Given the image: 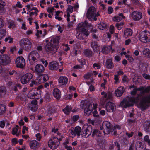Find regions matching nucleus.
<instances>
[{
    "label": "nucleus",
    "instance_id": "1",
    "mask_svg": "<svg viewBox=\"0 0 150 150\" xmlns=\"http://www.w3.org/2000/svg\"><path fill=\"white\" fill-rule=\"evenodd\" d=\"M92 127L90 125H84L81 129L79 126L75 127L74 129H71L69 132L70 137L73 138L76 135L78 137L81 135L82 137H87L91 134Z\"/></svg>",
    "mask_w": 150,
    "mask_h": 150
},
{
    "label": "nucleus",
    "instance_id": "2",
    "mask_svg": "<svg viewBox=\"0 0 150 150\" xmlns=\"http://www.w3.org/2000/svg\"><path fill=\"white\" fill-rule=\"evenodd\" d=\"M58 38H52L50 42L47 43L45 47V49L46 52L54 53L59 47Z\"/></svg>",
    "mask_w": 150,
    "mask_h": 150
},
{
    "label": "nucleus",
    "instance_id": "3",
    "mask_svg": "<svg viewBox=\"0 0 150 150\" xmlns=\"http://www.w3.org/2000/svg\"><path fill=\"white\" fill-rule=\"evenodd\" d=\"M80 106L82 109L84 108V113L86 116H88L90 115L91 113L93 108V110H96L97 106V104H93L92 107V105L88 104L84 102H81Z\"/></svg>",
    "mask_w": 150,
    "mask_h": 150
},
{
    "label": "nucleus",
    "instance_id": "4",
    "mask_svg": "<svg viewBox=\"0 0 150 150\" xmlns=\"http://www.w3.org/2000/svg\"><path fill=\"white\" fill-rule=\"evenodd\" d=\"M60 135V133H57V137H61V138H59L58 139H57L55 137H52L49 140L48 142V145L51 149H55L59 146V141L61 140V138L63 137Z\"/></svg>",
    "mask_w": 150,
    "mask_h": 150
},
{
    "label": "nucleus",
    "instance_id": "5",
    "mask_svg": "<svg viewBox=\"0 0 150 150\" xmlns=\"http://www.w3.org/2000/svg\"><path fill=\"white\" fill-rule=\"evenodd\" d=\"M138 97L135 98L133 97L129 98L128 100H124L121 102L120 105L123 108H126L127 107L133 105L134 103H137L139 100Z\"/></svg>",
    "mask_w": 150,
    "mask_h": 150
},
{
    "label": "nucleus",
    "instance_id": "6",
    "mask_svg": "<svg viewBox=\"0 0 150 150\" xmlns=\"http://www.w3.org/2000/svg\"><path fill=\"white\" fill-rule=\"evenodd\" d=\"M20 45L22 48L26 51H29L31 47L32 43L28 39L25 38L20 41Z\"/></svg>",
    "mask_w": 150,
    "mask_h": 150
},
{
    "label": "nucleus",
    "instance_id": "7",
    "mask_svg": "<svg viewBox=\"0 0 150 150\" xmlns=\"http://www.w3.org/2000/svg\"><path fill=\"white\" fill-rule=\"evenodd\" d=\"M86 15L88 19L93 18L95 21L97 20L96 17L99 16L98 12H96V8L93 6L90 7L88 10Z\"/></svg>",
    "mask_w": 150,
    "mask_h": 150
},
{
    "label": "nucleus",
    "instance_id": "8",
    "mask_svg": "<svg viewBox=\"0 0 150 150\" xmlns=\"http://www.w3.org/2000/svg\"><path fill=\"white\" fill-rule=\"evenodd\" d=\"M139 38L143 42H149L150 41V32L145 31L141 32L139 35Z\"/></svg>",
    "mask_w": 150,
    "mask_h": 150
},
{
    "label": "nucleus",
    "instance_id": "9",
    "mask_svg": "<svg viewBox=\"0 0 150 150\" xmlns=\"http://www.w3.org/2000/svg\"><path fill=\"white\" fill-rule=\"evenodd\" d=\"M28 59L31 65H33L37 62L40 56L39 54L36 51H31L28 54Z\"/></svg>",
    "mask_w": 150,
    "mask_h": 150
},
{
    "label": "nucleus",
    "instance_id": "10",
    "mask_svg": "<svg viewBox=\"0 0 150 150\" xmlns=\"http://www.w3.org/2000/svg\"><path fill=\"white\" fill-rule=\"evenodd\" d=\"M135 86L134 85H133L132 86L130 87V89H131L132 88H134L133 91L131 92V93L132 95H135L138 91H140L141 93H147L150 91V86L145 88H144V87H141L138 88H135Z\"/></svg>",
    "mask_w": 150,
    "mask_h": 150
},
{
    "label": "nucleus",
    "instance_id": "11",
    "mask_svg": "<svg viewBox=\"0 0 150 150\" xmlns=\"http://www.w3.org/2000/svg\"><path fill=\"white\" fill-rule=\"evenodd\" d=\"M11 62L10 57L7 54L0 55V64L3 65H7Z\"/></svg>",
    "mask_w": 150,
    "mask_h": 150
},
{
    "label": "nucleus",
    "instance_id": "12",
    "mask_svg": "<svg viewBox=\"0 0 150 150\" xmlns=\"http://www.w3.org/2000/svg\"><path fill=\"white\" fill-rule=\"evenodd\" d=\"M39 91L37 89H33L28 93V96L30 98L38 99L40 97V95L38 93Z\"/></svg>",
    "mask_w": 150,
    "mask_h": 150
},
{
    "label": "nucleus",
    "instance_id": "13",
    "mask_svg": "<svg viewBox=\"0 0 150 150\" xmlns=\"http://www.w3.org/2000/svg\"><path fill=\"white\" fill-rule=\"evenodd\" d=\"M16 67L21 68H23L25 65V61L22 57H19L16 60Z\"/></svg>",
    "mask_w": 150,
    "mask_h": 150
},
{
    "label": "nucleus",
    "instance_id": "14",
    "mask_svg": "<svg viewBox=\"0 0 150 150\" xmlns=\"http://www.w3.org/2000/svg\"><path fill=\"white\" fill-rule=\"evenodd\" d=\"M131 17L133 21H138L142 18V15L141 12L134 11L131 13Z\"/></svg>",
    "mask_w": 150,
    "mask_h": 150
},
{
    "label": "nucleus",
    "instance_id": "15",
    "mask_svg": "<svg viewBox=\"0 0 150 150\" xmlns=\"http://www.w3.org/2000/svg\"><path fill=\"white\" fill-rule=\"evenodd\" d=\"M106 132L108 134H109L111 132L112 135H115L116 134V132L114 130H112L113 126H112L111 123L107 121H106Z\"/></svg>",
    "mask_w": 150,
    "mask_h": 150
},
{
    "label": "nucleus",
    "instance_id": "16",
    "mask_svg": "<svg viewBox=\"0 0 150 150\" xmlns=\"http://www.w3.org/2000/svg\"><path fill=\"white\" fill-rule=\"evenodd\" d=\"M106 110L108 112H112L116 109V106L115 104L110 102H109L106 103L105 105Z\"/></svg>",
    "mask_w": 150,
    "mask_h": 150
},
{
    "label": "nucleus",
    "instance_id": "17",
    "mask_svg": "<svg viewBox=\"0 0 150 150\" xmlns=\"http://www.w3.org/2000/svg\"><path fill=\"white\" fill-rule=\"evenodd\" d=\"M85 25V24L83 23H79L78 25L76 30L77 31H84L85 33L83 34L86 35V36H87L89 35V33L88 31L84 28Z\"/></svg>",
    "mask_w": 150,
    "mask_h": 150
},
{
    "label": "nucleus",
    "instance_id": "18",
    "mask_svg": "<svg viewBox=\"0 0 150 150\" xmlns=\"http://www.w3.org/2000/svg\"><path fill=\"white\" fill-rule=\"evenodd\" d=\"M146 102H150V96L146 97L140 104V107L143 110L145 109L147 107Z\"/></svg>",
    "mask_w": 150,
    "mask_h": 150
},
{
    "label": "nucleus",
    "instance_id": "19",
    "mask_svg": "<svg viewBox=\"0 0 150 150\" xmlns=\"http://www.w3.org/2000/svg\"><path fill=\"white\" fill-rule=\"evenodd\" d=\"M37 79L39 84L43 83L48 79V76L46 74H42L39 76Z\"/></svg>",
    "mask_w": 150,
    "mask_h": 150
},
{
    "label": "nucleus",
    "instance_id": "20",
    "mask_svg": "<svg viewBox=\"0 0 150 150\" xmlns=\"http://www.w3.org/2000/svg\"><path fill=\"white\" fill-rule=\"evenodd\" d=\"M34 69L35 72L38 74L42 73L45 70L44 66L40 64H36L35 67Z\"/></svg>",
    "mask_w": 150,
    "mask_h": 150
},
{
    "label": "nucleus",
    "instance_id": "21",
    "mask_svg": "<svg viewBox=\"0 0 150 150\" xmlns=\"http://www.w3.org/2000/svg\"><path fill=\"white\" fill-rule=\"evenodd\" d=\"M58 81L60 85L65 86L68 81V79L65 76H60L59 78Z\"/></svg>",
    "mask_w": 150,
    "mask_h": 150
},
{
    "label": "nucleus",
    "instance_id": "22",
    "mask_svg": "<svg viewBox=\"0 0 150 150\" xmlns=\"http://www.w3.org/2000/svg\"><path fill=\"white\" fill-rule=\"evenodd\" d=\"M49 68L51 70H56L59 68V64L56 62H51L49 63Z\"/></svg>",
    "mask_w": 150,
    "mask_h": 150
},
{
    "label": "nucleus",
    "instance_id": "23",
    "mask_svg": "<svg viewBox=\"0 0 150 150\" xmlns=\"http://www.w3.org/2000/svg\"><path fill=\"white\" fill-rule=\"evenodd\" d=\"M124 91V88L122 86H120L115 91V94L117 96L120 97L123 94Z\"/></svg>",
    "mask_w": 150,
    "mask_h": 150
},
{
    "label": "nucleus",
    "instance_id": "24",
    "mask_svg": "<svg viewBox=\"0 0 150 150\" xmlns=\"http://www.w3.org/2000/svg\"><path fill=\"white\" fill-rule=\"evenodd\" d=\"M110 50H112V52H113L114 50L112 49L111 46H106L104 45L102 48L101 52L103 54H107L109 53Z\"/></svg>",
    "mask_w": 150,
    "mask_h": 150
},
{
    "label": "nucleus",
    "instance_id": "25",
    "mask_svg": "<svg viewBox=\"0 0 150 150\" xmlns=\"http://www.w3.org/2000/svg\"><path fill=\"white\" fill-rule=\"evenodd\" d=\"M30 148L33 149H36L39 145V143L35 140L31 141L29 143Z\"/></svg>",
    "mask_w": 150,
    "mask_h": 150
},
{
    "label": "nucleus",
    "instance_id": "26",
    "mask_svg": "<svg viewBox=\"0 0 150 150\" xmlns=\"http://www.w3.org/2000/svg\"><path fill=\"white\" fill-rule=\"evenodd\" d=\"M53 95L57 99H59L61 97V93L60 90L57 88L54 89L53 91Z\"/></svg>",
    "mask_w": 150,
    "mask_h": 150
},
{
    "label": "nucleus",
    "instance_id": "27",
    "mask_svg": "<svg viewBox=\"0 0 150 150\" xmlns=\"http://www.w3.org/2000/svg\"><path fill=\"white\" fill-rule=\"evenodd\" d=\"M125 17L122 13H119L118 15L115 16L113 18L112 20L115 22H119L120 21L122 18H125Z\"/></svg>",
    "mask_w": 150,
    "mask_h": 150
},
{
    "label": "nucleus",
    "instance_id": "28",
    "mask_svg": "<svg viewBox=\"0 0 150 150\" xmlns=\"http://www.w3.org/2000/svg\"><path fill=\"white\" fill-rule=\"evenodd\" d=\"M18 127V126L17 125L15 127L12 128V134L13 135H16L17 136H19L21 132V131L19 130Z\"/></svg>",
    "mask_w": 150,
    "mask_h": 150
},
{
    "label": "nucleus",
    "instance_id": "29",
    "mask_svg": "<svg viewBox=\"0 0 150 150\" xmlns=\"http://www.w3.org/2000/svg\"><path fill=\"white\" fill-rule=\"evenodd\" d=\"M77 33L76 34V36L78 39L81 40L85 38L84 36L85 35L83 34L85 32L84 31H77Z\"/></svg>",
    "mask_w": 150,
    "mask_h": 150
},
{
    "label": "nucleus",
    "instance_id": "30",
    "mask_svg": "<svg viewBox=\"0 0 150 150\" xmlns=\"http://www.w3.org/2000/svg\"><path fill=\"white\" fill-rule=\"evenodd\" d=\"M5 3L2 0H0V13L3 14L5 12L4 6H5Z\"/></svg>",
    "mask_w": 150,
    "mask_h": 150
},
{
    "label": "nucleus",
    "instance_id": "31",
    "mask_svg": "<svg viewBox=\"0 0 150 150\" xmlns=\"http://www.w3.org/2000/svg\"><path fill=\"white\" fill-rule=\"evenodd\" d=\"M124 33L125 37H127L132 35V30L130 28H126L124 30Z\"/></svg>",
    "mask_w": 150,
    "mask_h": 150
},
{
    "label": "nucleus",
    "instance_id": "32",
    "mask_svg": "<svg viewBox=\"0 0 150 150\" xmlns=\"http://www.w3.org/2000/svg\"><path fill=\"white\" fill-rule=\"evenodd\" d=\"M106 66L107 68L110 69L112 68L113 66V64L112 62V59H109L106 61Z\"/></svg>",
    "mask_w": 150,
    "mask_h": 150
},
{
    "label": "nucleus",
    "instance_id": "33",
    "mask_svg": "<svg viewBox=\"0 0 150 150\" xmlns=\"http://www.w3.org/2000/svg\"><path fill=\"white\" fill-rule=\"evenodd\" d=\"M143 53L144 57L150 58V50L148 48L145 49L143 51Z\"/></svg>",
    "mask_w": 150,
    "mask_h": 150
},
{
    "label": "nucleus",
    "instance_id": "34",
    "mask_svg": "<svg viewBox=\"0 0 150 150\" xmlns=\"http://www.w3.org/2000/svg\"><path fill=\"white\" fill-rule=\"evenodd\" d=\"M102 132V131H98L97 129H95L93 131L92 136L93 137L95 136L100 137L101 135Z\"/></svg>",
    "mask_w": 150,
    "mask_h": 150
},
{
    "label": "nucleus",
    "instance_id": "35",
    "mask_svg": "<svg viewBox=\"0 0 150 150\" xmlns=\"http://www.w3.org/2000/svg\"><path fill=\"white\" fill-rule=\"evenodd\" d=\"M85 56L88 57H91L93 56L92 52L89 50H86L83 52Z\"/></svg>",
    "mask_w": 150,
    "mask_h": 150
},
{
    "label": "nucleus",
    "instance_id": "36",
    "mask_svg": "<svg viewBox=\"0 0 150 150\" xmlns=\"http://www.w3.org/2000/svg\"><path fill=\"white\" fill-rule=\"evenodd\" d=\"M6 34V29H0V40L2 39Z\"/></svg>",
    "mask_w": 150,
    "mask_h": 150
},
{
    "label": "nucleus",
    "instance_id": "37",
    "mask_svg": "<svg viewBox=\"0 0 150 150\" xmlns=\"http://www.w3.org/2000/svg\"><path fill=\"white\" fill-rule=\"evenodd\" d=\"M72 108L69 106H67L64 109H63L64 112L66 115H68L70 112Z\"/></svg>",
    "mask_w": 150,
    "mask_h": 150
},
{
    "label": "nucleus",
    "instance_id": "38",
    "mask_svg": "<svg viewBox=\"0 0 150 150\" xmlns=\"http://www.w3.org/2000/svg\"><path fill=\"white\" fill-rule=\"evenodd\" d=\"M106 121H104L103 122L102 124L100 125V128L101 130H102L103 132L104 133H106Z\"/></svg>",
    "mask_w": 150,
    "mask_h": 150
},
{
    "label": "nucleus",
    "instance_id": "39",
    "mask_svg": "<svg viewBox=\"0 0 150 150\" xmlns=\"http://www.w3.org/2000/svg\"><path fill=\"white\" fill-rule=\"evenodd\" d=\"M13 38L11 36H8L4 39L5 42H8L9 43H12L13 42Z\"/></svg>",
    "mask_w": 150,
    "mask_h": 150
},
{
    "label": "nucleus",
    "instance_id": "40",
    "mask_svg": "<svg viewBox=\"0 0 150 150\" xmlns=\"http://www.w3.org/2000/svg\"><path fill=\"white\" fill-rule=\"evenodd\" d=\"M106 24L103 22H102L99 23L98 25V27L100 29L103 30L106 28Z\"/></svg>",
    "mask_w": 150,
    "mask_h": 150
},
{
    "label": "nucleus",
    "instance_id": "41",
    "mask_svg": "<svg viewBox=\"0 0 150 150\" xmlns=\"http://www.w3.org/2000/svg\"><path fill=\"white\" fill-rule=\"evenodd\" d=\"M91 46L93 49L95 50H98V46L96 42H92L91 43Z\"/></svg>",
    "mask_w": 150,
    "mask_h": 150
},
{
    "label": "nucleus",
    "instance_id": "42",
    "mask_svg": "<svg viewBox=\"0 0 150 150\" xmlns=\"http://www.w3.org/2000/svg\"><path fill=\"white\" fill-rule=\"evenodd\" d=\"M24 76H25L26 79L28 82H29L30 80L33 78V75L30 73L25 74L24 75Z\"/></svg>",
    "mask_w": 150,
    "mask_h": 150
},
{
    "label": "nucleus",
    "instance_id": "43",
    "mask_svg": "<svg viewBox=\"0 0 150 150\" xmlns=\"http://www.w3.org/2000/svg\"><path fill=\"white\" fill-rule=\"evenodd\" d=\"M21 83L23 84H26L29 82L24 75L21 77Z\"/></svg>",
    "mask_w": 150,
    "mask_h": 150
},
{
    "label": "nucleus",
    "instance_id": "44",
    "mask_svg": "<svg viewBox=\"0 0 150 150\" xmlns=\"http://www.w3.org/2000/svg\"><path fill=\"white\" fill-rule=\"evenodd\" d=\"M5 93V90L4 87H0V97L4 96Z\"/></svg>",
    "mask_w": 150,
    "mask_h": 150
},
{
    "label": "nucleus",
    "instance_id": "45",
    "mask_svg": "<svg viewBox=\"0 0 150 150\" xmlns=\"http://www.w3.org/2000/svg\"><path fill=\"white\" fill-rule=\"evenodd\" d=\"M5 110V105H0V115L4 113Z\"/></svg>",
    "mask_w": 150,
    "mask_h": 150
},
{
    "label": "nucleus",
    "instance_id": "46",
    "mask_svg": "<svg viewBox=\"0 0 150 150\" xmlns=\"http://www.w3.org/2000/svg\"><path fill=\"white\" fill-rule=\"evenodd\" d=\"M39 84L37 78L35 80H33L31 81V83L30 84V85L31 87L33 86V85H37Z\"/></svg>",
    "mask_w": 150,
    "mask_h": 150
},
{
    "label": "nucleus",
    "instance_id": "47",
    "mask_svg": "<svg viewBox=\"0 0 150 150\" xmlns=\"http://www.w3.org/2000/svg\"><path fill=\"white\" fill-rule=\"evenodd\" d=\"M8 27L9 28L13 29L16 26L15 23L12 21L8 22Z\"/></svg>",
    "mask_w": 150,
    "mask_h": 150
},
{
    "label": "nucleus",
    "instance_id": "48",
    "mask_svg": "<svg viewBox=\"0 0 150 150\" xmlns=\"http://www.w3.org/2000/svg\"><path fill=\"white\" fill-rule=\"evenodd\" d=\"M124 23L122 22L117 23L116 24L115 26L118 30H120L123 27V25H124Z\"/></svg>",
    "mask_w": 150,
    "mask_h": 150
},
{
    "label": "nucleus",
    "instance_id": "49",
    "mask_svg": "<svg viewBox=\"0 0 150 150\" xmlns=\"http://www.w3.org/2000/svg\"><path fill=\"white\" fill-rule=\"evenodd\" d=\"M29 107L30 110L33 112H35L38 109L37 105H33V106L32 107H30V105H29Z\"/></svg>",
    "mask_w": 150,
    "mask_h": 150
},
{
    "label": "nucleus",
    "instance_id": "50",
    "mask_svg": "<svg viewBox=\"0 0 150 150\" xmlns=\"http://www.w3.org/2000/svg\"><path fill=\"white\" fill-rule=\"evenodd\" d=\"M144 140L148 143L149 145L150 146V139L148 135H146L144 136Z\"/></svg>",
    "mask_w": 150,
    "mask_h": 150
},
{
    "label": "nucleus",
    "instance_id": "51",
    "mask_svg": "<svg viewBox=\"0 0 150 150\" xmlns=\"http://www.w3.org/2000/svg\"><path fill=\"white\" fill-rule=\"evenodd\" d=\"M150 124L149 123H145L144 125V128L146 132H148L149 130Z\"/></svg>",
    "mask_w": 150,
    "mask_h": 150
},
{
    "label": "nucleus",
    "instance_id": "52",
    "mask_svg": "<svg viewBox=\"0 0 150 150\" xmlns=\"http://www.w3.org/2000/svg\"><path fill=\"white\" fill-rule=\"evenodd\" d=\"M125 57L126 59L130 62H133L134 60L133 57L129 55H125Z\"/></svg>",
    "mask_w": 150,
    "mask_h": 150
},
{
    "label": "nucleus",
    "instance_id": "53",
    "mask_svg": "<svg viewBox=\"0 0 150 150\" xmlns=\"http://www.w3.org/2000/svg\"><path fill=\"white\" fill-rule=\"evenodd\" d=\"M54 10L55 9L54 7H49L47 9V11L49 13H52Z\"/></svg>",
    "mask_w": 150,
    "mask_h": 150
},
{
    "label": "nucleus",
    "instance_id": "54",
    "mask_svg": "<svg viewBox=\"0 0 150 150\" xmlns=\"http://www.w3.org/2000/svg\"><path fill=\"white\" fill-rule=\"evenodd\" d=\"M67 12L71 13L73 11V7L71 5H68L67 10Z\"/></svg>",
    "mask_w": 150,
    "mask_h": 150
},
{
    "label": "nucleus",
    "instance_id": "55",
    "mask_svg": "<svg viewBox=\"0 0 150 150\" xmlns=\"http://www.w3.org/2000/svg\"><path fill=\"white\" fill-rule=\"evenodd\" d=\"M91 73L90 72H88L84 76V77L85 79H89L91 76Z\"/></svg>",
    "mask_w": 150,
    "mask_h": 150
},
{
    "label": "nucleus",
    "instance_id": "56",
    "mask_svg": "<svg viewBox=\"0 0 150 150\" xmlns=\"http://www.w3.org/2000/svg\"><path fill=\"white\" fill-rule=\"evenodd\" d=\"M114 79L115 80V81L114 82V83L115 84H117L119 82V78L118 77V76L117 75H115L114 76Z\"/></svg>",
    "mask_w": 150,
    "mask_h": 150
},
{
    "label": "nucleus",
    "instance_id": "57",
    "mask_svg": "<svg viewBox=\"0 0 150 150\" xmlns=\"http://www.w3.org/2000/svg\"><path fill=\"white\" fill-rule=\"evenodd\" d=\"M38 104L37 101L35 99L31 101V103L30 104V106L32 107L33 106V105H37Z\"/></svg>",
    "mask_w": 150,
    "mask_h": 150
},
{
    "label": "nucleus",
    "instance_id": "58",
    "mask_svg": "<svg viewBox=\"0 0 150 150\" xmlns=\"http://www.w3.org/2000/svg\"><path fill=\"white\" fill-rule=\"evenodd\" d=\"M78 61L82 65H86V63L85 60L84 59H81L78 60Z\"/></svg>",
    "mask_w": 150,
    "mask_h": 150
},
{
    "label": "nucleus",
    "instance_id": "59",
    "mask_svg": "<svg viewBox=\"0 0 150 150\" xmlns=\"http://www.w3.org/2000/svg\"><path fill=\"white\" fill-rule=\"evenodd\" d=\"M115 28L113 25H111L109 28V31L111 34H113L114 32Z\"/></svg>",
    "mask_w": 150,
    "mask_h": 150
},
{
    "label": "nucleus",
    "instance_id": "60",
    "mask_svg": "<svg viewBox=\"0 0 150 150\" xmlns=\"http://www.w3.org/2000/svg\"><path fill=\"white\" fill-rule=\"evenodd\" d=\"M134 133L133 132H131L130 133H128L127 132H125V134H126L127 137L128 138L131 137L133 135Z\"/></svg>",
    "mask_w": 150,
    "mask_h": 150
},
{
    "label": "nucleus",
    "instance_id": "61",
    "mask_svg": "<svg viewBox=\"0 0 150 150\" xmlns=\"http://www.w3.org/2000/svg\"><path fill=\"white\" fill-rule=\"evenodd\" d=\"M110 96V94L109 93H106L102 97L104 100H105L106 99H108L109 98V96Z\"/></svg>",
    "mask_w": 150,
    "mask_h": 150
},
{
    "label": "nucleus",
    "instance_id": "62",
    "mask_svg": "<svg viewBox=\"0 0 150 150\" xmlns=\"http://www.w3.org/2000/svg\"><path fill=\"white\" fill-rule=\"evenodd\" d=\"M142 75L143 77L146 79L149 80L150 79V75H149L144 73Z\"/></svg>",
    "mask_w": 150,
    "mask_h": 150
},
{
    "label": "nucleus",
    "instance_id": "63",
    "mask_svg": "<svg viewBox=\"0 0 150 150\" xmlns=\"http://www.w3.org/2000/svg\"><path fill=\"white\" fill-rule=\"evenodd\" d=\"M53 84V82L52 81H50L46 83L44 85L45 87L46 88H48V87L50 85L51 86V85H52Z\"/></svg>",
    "mask_w": 150,
    "mask_h": 150
},
{
    "label": "nucleus",
    "instance_id": "64",
    "mask_svg": "<svg viewBox=\"0 0 150 150\" xmlns=\"http://www.w3.org/2000/svg\"><path fill=\"white\" fill-rule=\"evenodd\" d=\"M40 61L43 64H44L45 67H47V66L48 63L46 60L41 59L40 60Z\"/></svg>",
    "mask_w": 150,
    "mask_h": 150
}]
</instances>
